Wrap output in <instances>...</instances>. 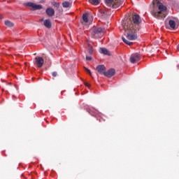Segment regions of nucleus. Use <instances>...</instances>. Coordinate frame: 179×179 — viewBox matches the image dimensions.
<instances>
[{
    "instance_id": "nucleus-22",
    "label": "nucleus",
    "mask_w": 179,
    "mask_h": 179,
    "mask_svg": "<svg viewBox=\"0 0 179 179\" xmlns=\"http://www.w3.org/2000/svg\"><path fill=\"white\" fill-rule=\"evenodd\" d=\"M52 76H54V78H56V76H57L58 75V73L57 71H54L52 72Z\"/></svg>"
},
{
    "instance_id": "nucleus-18",
    "label": "nucleus",
    "mask_w": 179,
    "mask_h": 179,
    "mask_svg": "<svg viewBox=\"0 0 179 179\" xmlns=\"http://www.w3.org/2000/svg\"><path fill=\"white\" fill-rule=\"evenodd\" d=\"M122 41H124V43H125V44H127V45H132V44H134L132 42H129L128 40H127L124 37H122Z\"/></svg>"
},
{
    "instance_id": "nucleus-30",
    "label": "nucleus",
    "mask_w": 179,
    "mask_h": 179,
    "mask_svg": "<svg viewBox=\"0 0 179 179\" xmlns=\"http://www.w3.org/2000/svg\"><path fill=\"white\" fill-rule=\"evenodd\" d=\"M3 90H3V89H2V91H3Z\"/></svg>"
},
{
    "instance_id": "nucleus-28",
    "label": "nucleus",
    "mask_w": 179,
    "mask_h": 179,
    "mask_svg": "<svg viewBox=\"0 0 179 179\" xmlns=\"http://www.w3.org/2000/svg\"><path fill=\"white\" fill-rule=\"evenodd\" d=\"M41 22H44V18H42V19L41 20Z\"/></svg>"
},
{
    "instance_id": "nucleus-26",
    "label": "nucleus",
    "mask_w": 179,
    "mask_h": 179,
    "mask_svg": "<svg viewBox=\"0 0 179 179\" xmlns=\"http://www.w3.org/2000/svg\"><path fill=\"white\" fill-rule=\"evenodd\" d=\"M84 85H85V86H87V87H89V86H90V85H89V83H85Z\"/></svg>"
},
{
    "instance_id": "nucleus-6",
    "label": "nucleus",
    "mask_w": 179,
    "mask_h": 179,
    "mask_svg": "<svg viewBox=\"0 0 179 179\" xmlns=\"http://www.w3.org/2000/svg\"><path fill=\"white\" fill-rule=\"evenodd\" d=\"M24 5L25 6H29L30 8H32V10H40V9H43V6L40 4L37 5L31 2L25 3Z\"/></svg>"
},
{
    "instance_id": "nucleus-17",
    "label": "nucleus",
    "mask_w": 179,
    "mask_h": 179,
    "mask_svg": "<svg viewBox=\"0 0 179 179\" xmlns=\"http://www.w3.org/2000/svg\"><path fill=\"white\" fill-rule=\"evenodd\" d=\"M90 3L92 5H99L100 3V0H89Z\"/></svg>"
},
{
    "instance_id": "nucleus-13",
    "label": "nucleus",
    "mask_w": 179,
    "mask_h": 179,
    "mask_svg": "<svg viewBox=\"0 0 179 179\" xmlns=\"http://www.w3.org/2000/svg\"><path fill=\"white\" fill-rule=\"evenodd\" d=\"M43 24L45 27H47V29H51V20H45L43 22Z\"/></svg>"
},
{
    "instance_id": "nucleus-21",
    "label": "nucleus",
    "mask_w": 179,
    "mask_h": 179,
    "mask_svg": "<svg viewBox=\"0 0 179 179\" xmlns=\"http://www.w3.org/2000/svg\"><path fill=\"white\" fill-rule=\"evenodd\" d=\"M85 69L86 72H87V73H89V75H90V76H92V72L90 71V70L86 67H85Z\"/></svg>"
},
{
    "instance_id": "nucleus-12",
    "label": "nucleus",
    "mask_w": 179,
    "mask_h": 179,
    "mask_svg": "<svg viewBox=\"0 0 179 179\" xmlns=\"http://www.w3.org/2000/svg\"><path fill=\"white\" fill-rule=\"evenodd\" d=\"M99 52L104 54V55H110V52L106 48H100Z\"/></svg>"
},
{
    "instance_id": "nucleus-8",
    "label": "nucleus",
    "mask_w": 179,
    "mask_h": 179,
    "mask_svg": "<svg viewBox=\"0 0 179 179\" xmlns=\"http://www.w3.org/2000/svg\"><path fill=\"white\" fill-rule=\"evenodd\" d=\"M36 64L38 68H43V66L44 65V59L41 57H38L35 58Z\"/></svg>"
},
{
    "instance_id": "nucleus-20",
    "label": "nucleus",
    "mask_w": 179,
    "mask_h": 179,
    "mask_svg": "<svg viewBox=\"0 0 179 179\" xmlns=\"http://www.w3.org/2000/svg\"><path fill=\"white\" fill-rule=\"evenodd\" d=\"M100 12L101 13L102 17H106V16L107 15V13H106L103 10H101Z\"/></svg>"
},
{
    "instance_id": "nucleus-4",
    "label": "nucleus",
    "mask_w": 179,
    "mask_h": 179,
    "mask_svg": "<svg viewBox=\"0 0 179 179\" xmlns=\"http://www.w3.org/2000/svg\"><path fill=\"white\" fill-rule=\"evenodd\" d=\"M104 33V29L101 27H94L92 29V34L94 37L97 38L100 37L101 34Z\"/></svg>"
},
{
    "instance_id": "nucleus-2",
    "label": "nucleus",
    "mask_w": 179,
    "mask_h": 179,
    "mask_svg": "<svg viewBox=\"0 0 179 179\" xmlns=\"http://www.w3.org/2000/svg\"><path fill=\"white\" fill-rule=\"evenodd\" d=\"M150 13L155 19L159 20L164 19L167 16V7L163 5V3L159 2V0H155Z\"/></svg>"
},
{
    "instance_id": "nucleus-29",
    "label": "nucleus",
    "mask_w": 179,
    "mask_h": 179,
    "mask_svg": "<svg viewBox=\"0 0 179 179\" xmlns=\"http://www.w3.org/2000/svg\"><path fill=\"white\" fill-rule=\"evenodd\" d=\"M25 65H27V63H24Z\"/></svg>"
},
{
    "instance_id": "nucleus-7",
    "label": "nucleus",
    "mask_w": 179,
    "mask_h": 179,
    "mask_svg": "<svg viewBox=\"0 0 179 179\" xmlns=\"http://www.w3.org/2000/svg\"><path fill=\"white\" fill-rule=\"evenodd\" d=\"M138 61H141V55L135 53L131 55L130 62L131 64H135V62H138Z\"/></svg>"
},
{
    "instance_id": "nucleus-27",
    "label": "nucleus",
    "mask_w": 179,
    "mask_h": 179,
    "mask_svg": "<svg viewBox=\"0 0 179 179\" xmlns=\"http://www.w3.org/2000/svg\"><path fill=\"white\" fill-rule=\"evenodd\" d=\"M2 19H3V17L2 16V15H0V20H2Z\"/></svg>"
},
{
    "instance_id": "nucleus-16",
    "label": "nucleus",
    "mask_w": 179,
    "mask_h": 179,
    "mask_svg": "<svg viewBox=\"0 0 179 179\" xmlns=\"http://www.w3.org/2000/svg\"><path fill=\"white\" fill-rule=\"evenodd\" d=\"M4 23L7 26V27H13V26H15V24L9 20L5 21Z\"/></svg>"
},
{
    "instance_id": "nucleus-9",
    "label": "nucleus",
    "mask_w": 179,
    "mask_h": 179,
    "mask_svg": "<svg viewBox=\"0 0 179 179\" xmlns=\"http://www.w3.org/2000/svg\"><path fill=\"white\" fill-rule=\"evenodd\" d=\"M96 71L100 73V75H105L106 73V66L104 65H99L96 66Z\"/></svg>"
},
{
    "instance_id": "nucleus-11",
    "label": "nucleus",
    "mask_w": 179,
    "mask_h": 179,
    "mask_svg": "<svg viewBox=\"0 0 179 179\" xmlns=\"http://www.w3.org/2000/svg\"><path fill=\"white\" fill-rule=\"evenodd\" d=\"M46 15L51 17L54 16V15H55V10H54V8L49 7L46 9Z\"/></svg>"
},
{
    "instance_id": "nucleus-23",
    "label": "nucleus",
    "mask_w": 179,
    "mask_h": 179,
    "mask_svg": "<svg viewBox=\"0 0 179 179\" xmlns=\"http://www.w3.org/2000/svg\"><path fill=\"white\" fill-rule=\"evenodd\" d=\"M89 54H90V55L93 54V48H90Z\"/></svg>"
},
{
    "instance_id": "nucleus-14",
    "label": "nucleus",
    "mask_w": 179,
    "mask_h": 179,
    "mask_svg": "<svg viewBox=\"0 0 179 179\" xmlns=\"http://www.w3.org/2000/svg\"><path fill=\"white\" fill-rule=\"evenodd\" d=\"M52 5L57 8V10H62V7L59 5V3H57L55 1L52 3Z\"/></svg>"
},
{
    "instance_id": "nucleus-25",
    "label": "nucleus",
    "mask_w": 179,
    "mask_h": 179,
    "mask_svg": "<svg viewBox=\"0 0 179 179\" xmlns=\"http://www.w3.org/2000/svg\"><path fill=\"white\" fill-rule=\"evenodd\" d=\"M87 111H88V113H89L90 114H91V115H94V116L96 115L92 113V111H91V110H88Z\"/></svg>"
},
{
    "instance_id": "nucleus-3",
    "label": "nucleus",
    "mask_w": 179,
    "mask_h": 179,
    "mask_svg": "<svg viewBox=\"0 0 179 179\" xmlns=\"http://www.w3.org/2000/svg\"><path fill=\"white\" fill-rule=\"evenodd\" d=\"M106 3L108 6L117 9L124 3V0H106Z\"/></svg>"
},
{
    "instance_id": "nucleus-19",
    "label": "nucleus",
    "mask_w": 179,
    "mask_h": 179,
    "mask_svg": "<svg viewBox=\"0 0 179 179\" xmlns=\"http://www.w3.org/2000/svg\"><path fill=\"white\" fill-rule=\"evenodd\" d=\"M69 2H68V1H64L63 3H62V6H63V8H69Z\"/></svg>"
},
{
    "instance_id": "nucleus-1",
    "label": "nucleus",
    "mask_w": 179,
    "mask_h": 179,
    "mask_svg": "<svg viewBox=\"0 0 179 179\" xmlns=\"http://www.w3.org/2000/svg\"><path fill=\"white\" fill-rule=\"evenodd\" d=\"M142 19L138 14H134L131 17L127 18L123 24V29L127 33V38L134 41L138 38V33L141 30Z\"/></svg>"
},
{
    "instance_id": "nucleus-10",
    "label": "nucleus",
    "mask_w": 179,
    "mask_h": 179,
    "mask_svg": "<svg viewBox=\"0 0 179 179\" xmlns=\"http://www.w3.org/2000/svg\"><path fill=\"white\" fill-rule=\"evenodd\" d=\"M115 75V70L114 69H110L108 71H105L104 76H106V78H112V76H114Z\"/></svg>"
},
{
    "instance_id": "nucleus-15",
    "label": "nucleus",
    "mask_w": 179,
    "mask_h": 179,
    "mask_svg": "<svg viewBox=\"0 0 179 179\" xmlns=\"http://www.w3.org/2000/svg\"><path fill=\"white\" fill-rule=\"evenodd\" d=\"M83 20L85 22V23H87V22H89V15L87 13L83 15Z\"/></svg>"
},
{
    "instance_id": "nucleus-5",
    "label": "nucleus",
    "mask_w": 179,
    "mask_h": 179,
    "mask_svg": "<svg viewBox=\"0 0 179 179\" xmlns=\"http://www.w3.org/2000/svg\"><path fill=\"white\" fill-rule=\"evenodd\" d=\"M166 28L169 30H177V29H178V27L177 26V24H176V21L170 20L169 21V23L166 24Z\"/></svg>"
},
{
    "instance_id": "nucleus-24",
    "label": "nucleus",
    "mask_w": 179,
    "mask_h": 179,
    "mask_svg": "<svg viewBox=\"0 0 179 179\" xmlns=\"http://www.w3.org/2000/svg\"><path fill=\"white\" fill-rule=\"evenodd\" d=\"M86 61H92V57L87 56Z\"/></svg>"
}]
</instances>
